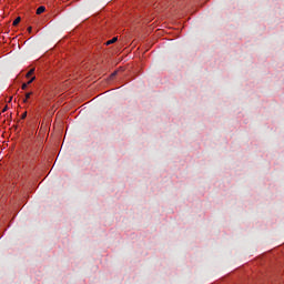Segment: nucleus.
Returning <instances> with one entry per match:
<instances>
[{
    "label": "nucleus",
    "instance_id": "9b49d317",
    "mask_svg": "<svg viewBox=\"0 0 284 284\" xmlns=\"http://www.w3.org/2000/svg\"><path fill=\"white\" fill-rule=\"evenodd\" d=\"M116 75V72H114L113 74H112V77H115Z\"/></svg>",
    "mask_w": 284,
    "mask_h": 284
},
{
    "label": "nucleus",
    "instance_id": "7ed1b4c3",
    "mask_svg": "<svg viewBox=\"0 0 284 284\" xmlns=\"http://www.w3.org/2000/svg\"><path fill=\"white\" fill-rule=\"evenodd\" d=\"M32 97V92L26 93V99L23 100V103H28V99Z\"/></svg>",
    "mask_w": 284,
    "mask_h": 284
},
{
    "label": "nucleus",
    "instance_id": "0eeeda50",
    "mask_svg": "<svg viewBox=\"0 0 284 284\" xmlns=\"http://www.w3.org/2000/svg\"><path fill=\"white\" fill-rule=\"evenodd\" d=\"M22 90H28V83L22 84Z\"/></svg>",
    "mask_w": 284,
    "mask_h": 284
},
{
    "label": "nucleus",
    "instance_id": "6e6552de",
    "mask_svg": "<svg viewBox=\"0 0 284 284\" xmlns=\"http://www.w3.org/2000/svg\"><path fill=\"white\" fill-rule=\"evenodd\" d=\"M28 116V112L22 113L21 119H26Z\"/></svg>",
    "mask_w": 284,
    "mask_h": 284
},
{
    "label": "nucleus",
    "instance_id": "423d86ee",
    "mask_svg": "<svg viewBox=\"0 0 284 284\" xmlns=\"http://www.w3.org/2000/svg\"><path fill=\"white\" fill-rule=\"evenodd\" d=\"M36 79H37V77H32V78L27 82V84L30 85Z\"/></svg>",
    "mask_w": 284,
    "mask_h": 284
},
{
    "label": "nucleus",
    "instance_id": "f03ea898",
    "mask_svg": "<svg viewBox=\"0 0 284 284\" xmlns=\"http://www.w3.org/2000/svg\"><path fill=\"white\" fill-rule=\"evenodd\" d=\"M45 12V7L41 6L37 9V14H43Z\"/></svg>",
    "mask_w": 284,
    "mask_h": 284
},
{
    "label": "nucleus",
    "instance_id": "f8f14e48",
    "mask_svg": "<svg viewBox=\"0 0 284 284\" xmlns=\"http://www.w3.org/2000/svg\"><path fill=\"white\" fill-rule=\"evenodd\" d=\"M12 101V97L9 99V103Z\"/></svg>",
    "mask_w": 284,
    "mask_h": 284
},
{
    "label": "nucleus",
    "instance_id": "39448f33",
    "mask_svg": "<svg viewBox=\"0 0 284 284\" xmlns=\"http://www.w3.org/2000/svg\"><path fill=\"white\" fill-rule=\"evenodd\" d=\"M32 74H34V69H31L28 73H27V79H30V77H32Z\"/></svg>",
    "mask_w": 284,
    "mask_h": 284
},
{
    "label": "nucleus",
    "instance_id": "f257e3e1",
    "mask_svg": "<svg viewBox=\"0 0 284 284\" xmlns=\"http://www.w3.org/2000/svg\"><path fill=\"white\" fill-rule=\"evenodd\" d=\"M116 41H119V38L114 37L111 40L105 42V45H112V43H116Z\"/></svg>",
    "mask_w": 284,
    "mask_h": 284
},
{
    "label": "nucleus",
    "instance_id": "20e7f679",
    "mask_svg": "<svg viewBox=\"0 0 284 284\" xmlns=\"http://www.w3.org/2000/svg\"><path fill=\"white\" fill-rule=\"evenodd\" d=\"M19 23H21V17H18V18L13 21V26H19Z\"/></svg>",
    "mask_w": 284,
    "mask_h": 284
},
{
    "label": "nucleus",
    "instance_id": "9d476101",
    "mask_svg": "<svg viewBox=\"0 0 284 284\" xmlns=\"http://www.w3.org/2000/svg\"><path fill=\"white\" fill-rule=\"evenodd\" d=\"M28 32H32V27H29V28H28Z\"/></svg>",
    "mask_w": 284,
    "mask_h": 284
},
{
    "label": "nucleus",
    "instance_id": "1a4fd4ad",
    "mask_svg": "<svg viewBox=\"0 0 284 284\" xmlns=\"http://www.w3.org/2000/svg\"><path fill=\"white\" fill-rule=\"evenodd\" d=\"M8 110V105H6L2 110V112H6Z\"/></svg>",
    "mask_w": 284,
    "mask_h": 284
}]
</instances>
